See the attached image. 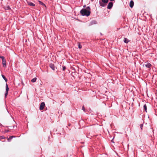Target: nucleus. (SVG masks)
<instances>
[{
	"label": "nucleus",
	"instance_id": "obj_1",
	"mask_svg": "<svg viewBox=\"0 0 157 157\" xmlns=\"http://www.w3.org/2000/svg\"><path fill=\"white\" fill-rule=\"evenodd\" d=\"M80 13L82 16H88L90 15V12L89 10L85 9H82L80 11Z\"/></svg>",
	"mask_w": 157,
	"mask_h": 157
},
{
	"label": "nucleus",
	"instance_id": "obj_2",
	"mask_svg": "<svg viewBox=\"0 0 157 157\" xmlns=\"http://www.w3.org/2000/svg\"><path fill=\"white\" fill-rule=\"evenodd\" d=\"M102 2H100V5L102 7L105 6L108 2V0H101Z\"/></svg>",
	"mask_w": 157,
	"mask_h": 157
},
{
	"label": "nucleus",
	"instance_id": "obj_3",
	"mask_svg": "<svg viewBox=\"0 0 157 157\" xmlns=\"http://www.w3.org/2000/svg\"><path fill=\"white\" fill-rule=\"evenodd\" d=\"M45 106V104L44 102L41 103L40 106V110H42L44 109Z\"/></svg>",
	"mask_w": 157,
	"mask_h": 157
},
{
	"label": "nucleus",
	"instance_id": "obj_4",
	"mask_svg": "<svg viewBox=\"0 0 157 157\" xmlns=\"http://www.w3.org/2000/svg\"><path fill=\"white\" fill-rule=\"evenodd\" d=\"M113 6V3L111 2L109 3L107 6V8L108 9H110L112 8Z\"/></svg>",
	"mask_w": 157,
	"mask_h": 157
},
{
	"label": "nucleus",
	"instance_id": "obj_5",
	"mask_svg": "<svg viewBox=\"0 0 157 157\" xmlns=\"http://www.w3.org/2000/svg\"><path fill=\"white\" fill-rule=\"evenodd\" d=\"M144 65L146 67L149 68H150L151 66V64L148 63H146Z\"/></svg>",
	"mask_w": 157,
	"mask_h": 157
},
{
	"label": "nucleus",
	"instance_id": "obj_6",
	"mask_svg": "<svg viewBox=\"0 0 157 157\" xmlns=\"http://www.w3.org/2000/svg\"><path fill=\"white\" fill-rule=\"evenodd\" d=\"M49 66L54 71L55 70L56 67L53 64H50L49 65Z\"/></svg>",
	"mask_w": 157,
	"mask_h": 157
},
{
	"label": "nucleus",
	"instance_id": "obj_7",
	"mask_svg": "<svg viewBox=\"0 0 157 157\" xmlns=\"http://www.w3.org/2000/svg\"><path fill=\"white\" fill-rule=\"evenodd\" d=\"M28 4L30 6H35V4L32 2H27Z\"/></svg>",
	"mask_w": 157,
	"mask_h": 157
},
{
	"label": "nucleus",
	"instance_id": "obj_8",
	"mask_svg": "<svg viewBox=\"0 0 157 157\" xmlns=\"http://www.w3.org/2000/svg\"><path fill=\"white\" fill-rule=\"evenodd\" d=\"M134 5V2L132 1H131L130 2L129 6L130 7L132 8Z\"/></svg>",
	"mask_w": 157,
	"mask_h": 157
},
{
	"label": "nucleus",
	"instance_id": "obj_9",
	"mask_svg": "<svg viewBox=\"0 0 157 157\" xmlns=\"http://www.w3.org/2000/svg\"><path fill=\"white\" fill-rule=\"evenodd\" d=\"M124 41L125 43H128V42L130 41V40H129L127 38H125L124 39Z\"/></svg>",
	"mask_w": 157,
	"mask_h": 157
},
{
	"label": "nucleus",
	"instance_id": "obj_10",
	"mask_svg": "<svg viewBox=\"0 0 157 157\" xmlns=\"http://www.w3.org/2000/svg\"><path fill=\"white\" fill-rule=\"evenodd\" d=\"M2 63L3 65L6 66V60L5 59H3L2 60Z\"/></svg>",
	"mask_w": 157,
	"mask_h": 157
},
{
	"label": "nucleus",
	"instance_id": "obj_11",
	"mask_svg": "<svg viewBox=\"0 0 157 157\" xmlns=\"http://www.w3.org/2000/svg\"><path fill=\"white\" fill-rule=\"evenodd\" d=\"M14 137L13 136H10L9 138L7 139V140L8 142L10 141Z\"/></svg>",
	"mask_w": 157,
	"mask_h": 157
},
{
	"label": "nucleus",
	"instance_id": "obj_12",
	"mask_svg": "<svg viewBox=\"0 0 157 157\" xmlns=\"http://www.w3.org/2000/svg\"><path fill=\"white\" fill-rule=\"evenodd\" d=\"M39 4L42 6H44L45 7H46L45 5L42 2L40 1H39Z\"/></svg>",
	"mask_w": 157,
	"mask_h": 157
},
{
	"label": "nucleus",
	"instance_id": "obj_13",
	"mask_svg": "<svg viewBox=\"0 0 157 157\" xmlns=\"http://www.w3.org/2000/svg\"><path fill=\"white\" fill-rule=\"evenodd\" d=\"M6 92H8L9 90V88H8V85L6 83Z\"/></svg>",
	"mask_w": 157,
	"mask_h": 157
},
{
	"label": "nucleus",
	"instance_id": "obj_14",
	"mask_svg": "<svg viewBox=\"0 0 157 157\" xmlns=\"http://www.w3.org/2000/svg\"><path fill=\"white\" fill-rule=\"evenodd\" d=\"M36 79H37V78H33V79H32L31 80V82H36Z\"/></svg>",
	"mask_w": 157,
	"mask_h": 157
},
{
	"label": "nucleus",
	"instance_id": "obj_15",
	"mask_svg": "<svg viewBox=\"0 0 157 157\" xmlns=\"http://www.w3.org/2000/svg\"><path fill=\"white\" fill-rule=\"evenodd\" d=\"M2 77L5 80L6 82L7 81V79L4 76V75H2Z\"/></svg>",
	"mask_w": 157,
	"mask_h": 157
},
{
	"label": "nucleus",
	"instance_id": "obj_16",
	"mask_svg": "<svg viewBox=\"0 0 157 157\" xmlns=\"http://www.w3.org/2000/svg\"><path fill=\"white\" fill-rule=\"evenodd\" d=\"M78 47L79 48L81 49L82 48V45L80 44V43L79 42H78Z\"/></svg>",
	"mask_w": 157,
	"mask_h": 157
},
{
	"label": "nucleus",
	"instance_id": "obj_17",
	"mask_svg": "<svg viewBox=\"0 0 157 157\" xmlns=\"http://www.w3.org/2000/svg\"><path fill=\"white\" fill-rule=\"evenodd\" d=\"M144 109L145 110V111L147 112V106L146 104L144 105Z\"/></svg>",
	"mask_w": 157,
	"mask_h": 157
},
{
	"label": "nucleus",
	"instance_id": "obj_18",
	"mask_svg": "<svg viewBox=\"0 0 157 157\" xmlns=\"http://www.w3.org/2000/svg\"><path fill=\"white\" fill-rule=\"evenodd\" d=\"M10 9V7L9 6H7L5 8V9L6 10H9Z\"/></svg>",
	"mask_w": 157,
	"mask_h": 157
},
{
	"label": "nucleus",
	"instance_id": "obj_19",
	"mask_svg": "<svg viewBox=\"0 0 157 157\" xmlns=\"http://www.w3.org/2000/svg\"><path fill=\"white\" fill-rule=\"evenodd\" d=\"M5 138V137L3 136H0V140Z\"/></svg>",
	"mask_w": 157,
	"mask_h": 157
},
{
	"label": "nucleus",
	"instance_id": "obj_20",
	"mask_svg": "<svg viewBox=\"0 0 157 157\" xmlns=\"http://www.w3.org/2000/svg\"><path fill=\"white\" fill-rule=\"evenodd\" d=\"M82 109L85 112V109L84 106L82 107Z\"/></svg>",
	"mask_w": 157,
	"mask_h": 157
},
{
	"label": "nucleus",
	"instance_id": "obj_21",
	"mask_svg": "<svg viewBox=\"0 0 157 157\" xmlns=\"http://www.w3.org/2000/svg\"><path fill=\"white\" fill-rule=\"evenodd\" d=\"M140 128H141V129H142V128H143V124H141L140 125Z\"/></svg>",
	"mask_w": 157,
	"mask_h": 157
},
{
	"label": "nucleus",
	"instance_id": "obj_22",
	"mask_svg": "<svg viewBox=\"0 0 157 157\" xmlns=\"http://www.w3.org/2000/svg\"><path fill=\"white\" fill-rule=\"evenodd\" d=\"M86 9L87 10H89V11H90V8L89 6L87 7H86Z\"/></svg>",
	"mask_w": 157,
	"mask_h": 157
},
{
	"label": "nucleus",
	"instance_id": "obj_23",
	"mask_svg": "<svg viewBox=\"0 0 157 157\" xmlns=\"http://www.w3.org/2000/svg\"><path fill=\"white\" fill-rule=\"evenodd\" d=\"M66 69V67L65 66H63V71H65Z\"/></svg>",
	"mask_w": 157,
	"mask_h": 157
},
{
	"label": "nucleus",
	"instance_id": "obj_24",
	"mask_svg": "<svg viewBox=\"0 0 157 157\" xmlns=\"http://www.w3.org/2000/svg\"><path fill=\"white\" fill-rule=\"evenodd\" d=\"M8 92H6V93L5 94V97H6L8 95Z\"/></svg>",
	"mask_w": 157,
	"mask_h": 157
},
{
	"label": "nucleus",
	"instance_id": "obj_25",
	"mask_svg": "<svg viewBox=\"0 0 157 157\" xmlns=\"http://www.w3.org/2000/svg\"><path fill=\"white\" fill-rule=\"evenodd\" d=\"M1 58L2 59V60L3 59H5V58L3 56H2V58Z\"/></svg>",
	"mask_w": 157,
	"mask_h": 157
},
{
	"label": "nucleus",
	"instance_id": "obj_26",
	"mask_svg": "<svg viewBox=\"0 0 157 157\" xmlns=\"http://www.w3.org/2000/svg\"><path fill=\"white\" fill-rule=\"evenodd\" d=\"M109 0L111 1H114V0Z\"/></svg>",
	"mask_w": 157,
	"mask_h": 157
},
{
	"label": "nucleus",
	"instance_id": "obj_27",
	"mask_svg": "<svg viewBox=\"0 0 157 157\" xmlns=\"http://www.w3.org/2000/svg\"><path fill=\"white\" fill-rule=\"evenodd\" d=\"M2 56H0V58H2Z\"/></svg>",
	"mask_w": 157,
	"mask_h": 157
},
{
	"label": "nucleus",
	"instance_id": "obj_28",
	"mask_svg": "<svg viewBox=\"0 0 157 157\" xmlns=\"http://www.w3.org/2000/svg\"><path fill=\"white\" fill-rule=\"evenodd\" d=\"M94 0H91V1H93Z\"/></svg>",
	"mask_w": 157,
	"mask_h": 157
},
{
	"label": "nucleus",
	"instance_id": "obj_29",
	"mask_svg": "<svg viewBox=\"0 0 157 157\" xmlns=\"http://www.w3.org/2000/svg\"><path fill=\"white\" fill-rule=\"evenodd\" d=\"M85 6H83V7H85Z\"/></svg>",
	"mask_w": 157,
	"mask_h": 157
}]
</instances>
